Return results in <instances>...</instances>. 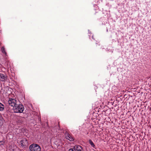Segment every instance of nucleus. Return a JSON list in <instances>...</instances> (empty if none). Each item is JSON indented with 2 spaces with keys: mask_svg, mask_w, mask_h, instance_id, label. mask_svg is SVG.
<instances>
[{
  "mask_svg": "<svg viewBox=\"0 0 151 151\" xmlns=\"http://www.w3.org/2000/svg\"><path fill=\"white\" fill-rule=\"evenodd\" d=\"M13 109L14 112L22 113L24 111V108L22 104H19L18 105L17 104V105L13 108Z\"/></svg>",
  "mask_w": 151,
  "mask_h": 151,
  "instance_id": "obj_1",
  "label": "nucleus"
},
{
  "mask_svg": "<svg viewBox=\"0 0 151 151\" xmlns=\"http://www.w3.org/2000/svg\"><path fill=\"white\" fill-rule=\"evenodd\" d=\"M29 148L31 151H40L41 150V148L39 145L35 144L31 145Z\"/></svg>",
  "mask_w": 151,
  "mask_h": 151,
  "instance_id": "obj_2",
  "label": "nucleus"
},
{
  "mask_svg": "<svg viewBox=\"0 0 151 151\" xmlns=\"http://www.w3.org/2000/svg\"><path fill=\"white\" fill-rule=\"evenodd\" d=\"M8 104L9 106H10L14 108L16 105H17V101L14 99H9L8 101Z\"/></svg>",
  "mask_w": 151,
  "mask_h": 151,
  "instance_id": "obj_3",
  "label": "nucleus"
},
{
  "mask_svg": "<svg viewBox=\"0 0 151 151\" xmlns=\"http://www.w3.org/2000/svg\"><path fill=\"white\" fill-rule=\"evenodd\" d=\"M20 143L22 147L28 146V141L26 139H23L20 142Z\"/></svg>",
  "mask_w": 151,
  "mask_h": 151,
  "instance_id": "obj_4",
  "label": "nucleus"
},
{
  "mask_svg": "<svg viewBox=\"0 0 151 151\" xmlns=\"http://www.w3.org/2000/svg\"><path fill=\"white\" fill-rule=\"evenodd\" d=\"M65 137L68 139H69L70 141H73L74 139L72 137H71V135H70L68 133L66 132L65 133Z\"/></svg>",
  "mask_w": 151,
  "mask_h": 151,
  "instance_id": "obj_5",
  "label": "nucleus"
},
{
  "mask_svg": "<svg viewBox=\"0 0 151 151\" xmlns=\"http://www.w3.org/2000/svg\"><path fill=\"white\" fill-rule=\"evenodd\" d=\"M7 79V76L4 75L0 73V80L2 81H6Z\"/></svg>",
  "mask_w": 151,
  "mask_h": 151,
  "instance_id": "obj_6",
  "label": "nucleus"
},
{
  "mask_svg": "<svg viewBox=\"0 0 151 151\" xmlns=\"http://www.w3.org/2000/svg\"><path fill=\"white\" fill-rule=\"evenodd\" d=\"M73 148L75 149L76 151H82V148L80 145H76L73 147Z\"/></svg>",
  "mask_w": 151,
  "mask_h": 151,
  "instance_id": "obj_7",
  "label": "nucleus"
},
{
  "mask_svg": "<svg viewBox=\"0 0 151 151\" xmlns=\"http://www.w3.org/2000/svg\"><path fill=\"white\" fill-rule=\"evenodd\" d=\"M4 105L0 102V111H3L4 109Z\"/></svg>",
  "mask_w": 151,
  "mask_h": 151,
  "instance_id": "obj_8",
  "label": "nucleus"
},
{
  "mask_svg": "<svg viewBox=\"0 0 151 151\" xmlns=\"http://www.w3.org/2000/svg\"><path fill=\"white\" fill-rule=\"evenodd\" d=\"M1 51L6 56L7 55V53L6 52L5 50V48L4 47H2L1 48Z\"/></svg>",
  "mask_w": 151,
  "mask_h": 151,
  "instance_id": "obj_9",
  "label": "nucleus"
},
{
  "mask_svg": "<svg viewBox=\"0 0 151 151\" xmlns=\"http://www.w3.org/2000/svg\"><path fill=\"white\" fill-rule=\"evenodd\" d=\"M89 143L92 147H94L95 146V145L93 143L92 141V140H91V139H90L89 140Z\"/></svg>",
  "mask_w": 151,
  "mask_h": 151,
  "instance_id": "obj_10",
  "label": "nucleus"
},
{
  "mask_svg": "<svg viewBox=\"0 0 151 151\" xmlns=\"http://www.w3.org/2000/svg\"><path fill=\"white\" fill-rule=\"evenodd\" d=\"M2 122L3 118L1 114H0V125L2 124Z\"/></svg>",
  "mask_w": 151,
  "mask_h": 151,
  "instance_id": "obj_11",
  "label": "nucleus"
},
{
  "mask_svg": "<svg viewBox=\"0 0 151 151\" xmlns=\"http://www.w3.org/2000/svg\"><path fill=\"white\" fill-rule=\"evenodd\" d=\"M69 151H76L75 150V149H74L73 148H70L69 149Z\"/></svg>",
  "mask_w": 151,
  "mask_h": 151,
  "instance_id": "obj_12",
  "label": "nucleus"
},
{
  "mask_svg": "<svg viewBox=\"0 0 151 151\" xmlns=\"http://www.w3.org/2000/svg\"><path fill=\"white\" fill-rule=\"evenodd\" d=\"M11 136V137H12V136L11 134H8L7 136V138H8V137L9 136Z\"/></svg>",
  "mask_w": 151,
  "mask_h": 151,
  "instance_id": "obj_13",
  "label": "nucleus"
}]
</instances>
